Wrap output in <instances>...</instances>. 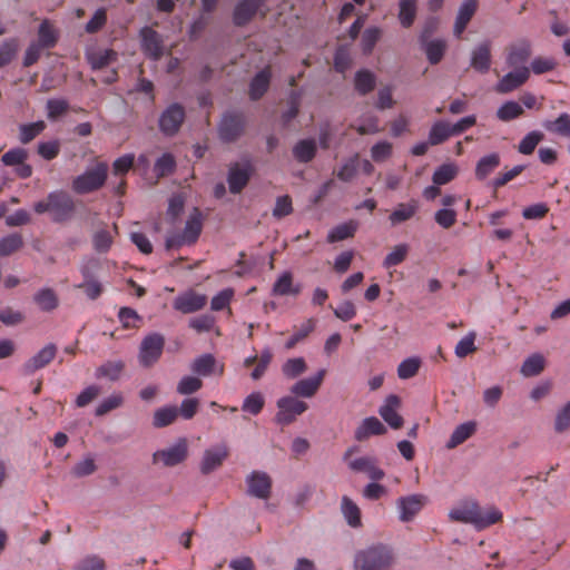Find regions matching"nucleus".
<instances>
[{
  "instance_id": "f8f14e48",
  "label": "nucleus",
  "mask_w": 570,
  "mask_h": 570,
  "mask_svg": "<svg viewBox=\"0 0 570 570\" xmlns=\"http://www.w3.org/2000/svg\"><path fill=\"white\" fill-rule=\"evenodd\" d=\"M247 494L266 500L272 493V479L263 471H253L246 476Z\"/></svg>"
},
{
  "instance_id": "052dcab7",
  "label": "nucleus",
  "mask_w": 570,
  "mask_h": 570,
  "mask_svg": "<svg viewBox=\"0 0 570 570\" xmlns=\"http://www.w3.org/2000/svg\"><path fill=\"white\" fill-rule=\"evenodd\" d=\"M202 386L203 382L200 379L195 376H184L177 385V392L181 395H189L200 390Z\"/></svg>"
},
{
  "instance_id": "603ef678",
  "label": "nucleus",
  "mask_w": 570,
  "mask_h": 570,
  "mask_svg": "<svg viewBox=\"0 0 570 570\" xmlns=\"http://www.w3.org/2000/svg\"><path fill=\"white\" fill-rule=\"evenodd\" d=\"M116 56L114 50H99L89 56V62L92 69H101L111 63Z\"/></svg>"
},
{
  "instance_id": "a878e982",
  "label": "nucleus",
  "mask_w": 570,
  "mask_h": 570,
  "mask_svg": "<svg viewBox=\"0 0 570 570\" xmlns=\"http://www.w3.org/2000/svg\"><path fill=\"white\" fill-rule=\"evenodd\" d=\"M262 0H242L234 10L236 26H245L257 12Z\"/></svg>"
},
{
  "instance_id": "0eeeda50",
  "label": "nucleus",
  "mask_w": 570,
  "mask_h": 570,
  "mask_svg": "<svg viewBox=\"0 0 570 570\" xmlns=\"http://www.w3.org/2000/svg\"><path fill=\"white\" fill-rule=\"evenodd\" d=\"M307 409L308 405L304 401H301L293 395L281 397L277 401L278 411L275 415V421L281 425H288Z\"/></svg>"
},
{
  "instance_id": "58836bf2",
  "label": "nucleus",
  "mask_w": 570,
  "mask_h": 570,
  "mask_svg": "<svg viewBox=\"0 0 570 570\" xmlns=\"http://www.w3.org/2000/svg\"><path fill=\"white\" fill-rule=\"evenodd\" d=\"M342 512L348 525L352 528L361 527V511L348 497L342 499Z\"/></svg>"
},
{
  "instance_id": "1a4fd4ad",
  "label": "nucleus",
  "mask_w": 570,
  "mask_h": 570,
  "mask_svg": "<svg viewBox=\"0 0 570 570\" xmlns=\"http://www.w3.org/2000/svg\"><path fill=\"white\" fill-rule=\"evenodd\" d=\"M254 171L249 159L229 165L227 181L232 194H239L248 184Z\"/></svg>"
},
{
  "instance_id": "ddd939ff",
  "label": "nucleus",
  "mask_w": 570,
  "mask_h": 570,
  "mask_svg": "<svg viewBox=\"0 0 570 570\" xmlns=\"http://www.w3.org/2000/svg\"><path fill=\"white\" fill-rule=\"evenodd\" d=\"M206 303V295L189 289L174 298L173 308L183 314H191L203 309Z\"/></svg>"
},
{
  "instance_id": "9b49d317",
  "label": "nucleus",
  "mask_w": 570,
  "mask_h": 570,
  "mask_svg": "<svg viewBox=\"0 0 570 570\" xmlns=\"http://www.w3.org/2000/svg\"><path fill=\"white\" fill-rule=\"evenodd\" d=\"M228 455L229 449L226 443H219L213 448L206 449L199 464L200 473L204 475L210 474L222 466Z\"/></svg>"
},
{
  "instance_id": "bb28decb",
  "label": "nucleus",
  "mask_w": 570,
  "mask_h": 570,
  "mask_svg": "<svg viewBox=\"0 0 570 570\" xmlns=\"http://www.w3.org/2000/svg\"><path fill=\"white\" fill-rule=\"evenodd\" d=\"M317 151L315 139H301L293 147V156L298 163L307 164L312 161Z\"/></svg>"
},
{
  "instance_id": "412c9836",
  "label": "nucleus",
  "mask_w": 570,
  "mask_h": 570,
  "mask_svg": "<svg viewBox=\"0 0 570 570\" xmlns=\"http://www.w3.org/2000/svg\"><path fill=\"white\" fill-rule=\"evenodd\" d=\"M463 130V118L459 119L454 125L445 121L434 124L430 130L429 139L432 146L445 141L450 136L459 134Z\"/></svg>"
},
{
  "instance_id": "a211bd4d",
  "label": "nucleus",
  "mask_w": 570,
  "mask_h": 570,
  "mask_svg": "<svg viewBox=\"0 0 570 570\" xmlns=\"http://www.w3.org/2000/svg\"><path fill=\"white\" fill-rule=\"evenodd\" d=\"M325 373L326 371L322 368L316 373V375L297 381L292 385L291 393L295 397L299 396L309 399L314 396L323 383Z\"/></svg>"
},
{
  "instance_id": "774afa93",
  "label": "nucleus",
  "mask_w": 570,
  "mask_h": 570,
  "mask_svg": "<svg viewBox=\"0 0 570 570\" xmlns=\"http://www.w3.org/2000/svg\"><path fill=\"white\" fill-rule=\"evenodd\" d=\"M570 428V401L561 407L554 420V430L558 433H562Z\"/></svg>"
},
{
  "instance_id": "8fccbe9b",
  "label": "nucleus",
  "mask_w": 570,
  "mask_h": 570,
  "mask_svg": "<svg viewBox=\"0 0 570 570\" xmlns=\"http://www.w3.org/2000/svg\"><path fill=\"white\" fill-rule=\"evenodd\" d=\"M176 168V160L171 154H164L157 159L154 166V171L158 177L170 175Z\"/></svg>"
},
{
  "instance_id": "680f3d73",
  "label": "nucleus",
  "mask_w": 570,
  "mask_h": 570,
  "mask_svg": "<svg viewBox=\"0 0 570 570\" xmlns=\"http://www.w3.org/2000/svg\"><path fill=\"white\" fill-rule=\"evenodd\" d=\"M381 38V29L376 27L367 28L362 35V50L364 53H371L374 46Z\"/></svg>"
},
{
  "instance_id": "aec40b11",
  "label": "nucleus",
  "mask_w": 570,
  "mask_h": 570,
  "mask_svg": "<svg viewBox=\"0 0 570 570\" xmlns=\"http://www.w3.org/2000/svg\"><path fill=\"white\" fill-rule=\"evenodd\" d=\"M401 400L397 395L391 394L386 397L384 404L379 409L382 419L392 428L400 429L403 425V419L397 413Z\"/></svg>"
},
{
  "instance_id": "bf43d9fd",
  "label": "nucleus",
  "mask_w": 570,
  "mask_h": 570,
  "mask_svg": "<svg viewBox=\"0 0 570 570\" xmlns=\"http://www.w3.org/2000/svg\"><path fill=\"white\" fill-rule=\"evenodd\" d=\"M96 470L95 459L88 455L72 466L71 473L77 478H82L92 474Z\"/></svg>"
},
{
  "instance_id": "864d4df0",
  "label": "nucleus",
  "mask_w": 570,
  "mask_h": 570,
  "mask_svg": "<svg viewBox=\"0 0 570 570\" xmlns=\"http://www.w3.org/2000/svg\"><path fill=\"white\" fill-rule=\"evenodd\" d=\"M409 253V246L406 244L396 245L391 253L386 255L383 261V266L390 268L401 264Z\"/></svg>"
},
{
  "instance_id": "9d476101",
  "label": "nucleus",
  "mask_w": 570,
  "mask_h": 570,
  "mask_svg": "<svg viewBox=\"0 0 570 570\" xmlns=\"http://www.w3.org/2000/svg\"><path fill=\"white\" fill-rule=\"evenodd\" d=\"M185 109L181 105L177 102L169 105L159 117V130L165 136L176 135L185 120Z\"/></svg>"
},
{
  "instance_id": "20e7f679",
  "label": "nucleus",
  "mask_w": 570,
  "mask_h": 570,
  "mask_svg": "<svg viewBox=\"0 0 570 570\" xmlns=\"http://www.w3.org/2000/svg\"><path fill=\"white\" fill-rule=\"evenodd\" d=\"M502 520V512L491 505L481 507L476 502H465V523L475 530H484Z\"/></svg>"
},
{
  "instance_id": "e2e57ef3",
  "label": "nucleus",
  "mask_w": 570,
  "mask_h": 570,
  "mask_svg": "<svg viewBox=\"0 0 570 570\" xmlns=\"http://www.w3.org/2000/svg\"><path fill=\"white\" fill-rule=\"evenodd\" d=\"M264 403V397L261 393H252L244 400L242 410L257 415L263 410Z\"/></svg>"
},
{
  "instance_id": "f3484780",
  "label": "nucleus",
  "mask_w": 570,
  "mask_h": 570,
  "mask_svg": "<svg viewBox=\"0 0 570 570\" xmlns=\"http://www.w3.org/2000/svg\"><path fill=\"white\" fill-rule=\"evenodd\" d=\"M513 69L514 70L508 72L498 81V83L495 85L497 92L508 94L518 89L519 87L527 82V80L530 77L529 67Z\"/></svg>"
},
{
  "instance_id": "423d86ee",
  "label": "nucleus",
  "mask_w": 570,
  "mask_h": 570,
  "mask_svg": "<svg viewBox=\"0 0 570 570\" xmlns=\"http://www.w3.org/2000/svg\"><path fill=\"white\" fill-rule=\"evenodd\" d=\"M245 124L246 121L243 112H226L218 125V135L220 140L224 142L236 141L244 134Z\"/></svg>"
},
{
  "instance_id": "79ce46f5",
  "label": "nucleus",
  "mask_w": 570,
  "mask_h": 570,
  "mask_svg": "<svg viewBox=\"0 0 570 570\" xmlns=\"http://www.w3.org/2000/svg\"><path fill=\"white\" fill-rule=\"evenodd\" d=\"M544 368V358L540 354L529 356L521 366V373L527 376L539 375Z\"/></svg>"
},
{
  "instance_id": "37998d69",
  "label": "nucleus",
  "mask_w": 570,
  "mask_h": 570,
  "mask_svg": "<svg viewBox=\"0 0 570 570\" xmlns=\"http://www.w3.org/2000/svg\"><path fill=\"white\" fill-rule=\"evenodd\" d=\"M424 51L430 63L435 65L441 61L445 51V42L443 40L422 41Z\"/></svg>"
},
{
  "instance_id": "4c0bfd02",
  "label": "nucleus",
  "mask_w": 570,
  "mask_h": 570,
  "mask_svg": "<svg viewBox=\"0 0 570 570\" xmlns=\"http://www.w3.org/2000/svg\"><path fill=\"white\" fill-rule=\"evenodd\" d=\"M178 416L177 406H164L155 411L153 425L157 429L171 424Z\"/></svg>"
},
{
  "instance_id": "b1692460",
  "label": "nucleus",
  "mask_w": 570,
  "mask_h": 570,
  "mask_svg": "<svg viewBox=\"0 0 570 570\" xmlns=\"http://www.w3.org/2000/svg\"><path fill=\"white\" fill-rule=\"evenodd\" d=\"M386 433L385 425L375 416L364 419L355 430L354 438L357 441L367 440L372 435H382Z\"/></svg>"
},
{
  "instance_id": "c756f323",
  "label": "nucleus",
  "mask_w": 570,
  "mask_h": 570,
  "mask_svg": "<svg viewBox=\"0 0 570 570\" xmlns=\"http://www.w3.org/2000/svg\"><path fill=\"white\" fill-rule=\"evenodd\" d=\"M375 85L376 77L372 71L362 69L356 72L354 78V86L355 90L360 95L365 96L370 94L375 88Z\"/></svg>"
},
{
  "instance_id": "5701e85b",
  "label": "nucleus",
  "mask_w": 570,
  "mask_h": 570,
  "mask_svg": "<svg viewBox=\"0 0 570 570\" xmlns=\"http://www.w3.org/2000/svg\"><path fill=\"white\" fill-rule=\"evenodd\" d=\"M532 50L531 45L527 40H521L509 47L507 56V65L511 68L527 67L525 62L531 57Z\"/></svg>"
},
{
  "instance_id": "338daca9",
  "label": "nucleus",
  "mask_w": 570,
  "mask_h": 570,
  "mask_svg": "<svg viewBox=\"0 0 570 570\" xmlns=\"http://www.w3.org/2000/svg\"><path fill=\"white\" fill-rule=\"evenodd\" d=\"M122 401L124 399L120 394L110 395L96 407V415L102 416L107 414L108 412L119 407L122 404Z\"/></svg>"
},
{
  "instance_id": "7ed1b4c3",
  "label": "nucleus",
  "mask_w": 570,
  "mask_h": 570,
  "mask_svg": "<svg viewBox=\"0 0 570 570\" xmlns=\"http://www.w3.org/2000/svg\"><path fill=\"white\" fill-rule=\"evenodd\" d=\"M107 177L108 165L97 163L72 180V189L80 195L96 191L105 185Z\"/></svg>"
},
{
  "instance_id": "69168bd1",
  "label": "nucleus",
  "mask_w": 570,
  "mask_h": 570,
  "mask_svg": "<svg viewBox=\"0 0 570 570\" xmlns=\"http://www.w3.org/2000/svg\"><path fill=\"white\" fill-rule=\"evenodd\" d=\"M293 212L292 199L288 195L279 196L276 198L273 216L275 218H283Z\"/></svg>"
},
{
  "instance_id": "0e129e2a",
  "label": "nucleus",
  "mask_w": 570,
  "mask_h": 570,
  "mask_svg": "<svg viewBox=\"0 0 570 570\" xmlns=\"http://www.w3.org/2000/svg\"><path fill=\"white\" fill-rule=\"evenodd\" d=\"M46 107L48 118L55 120L67 112L69 104L65 99H49Z\"/></svg>"
},
{
  "instance_id": "49530a36",
  "label": "nucleus",
  "mask_w": 570,
  "mask_h": 570,
  "mask_svg": "<svg viewBox=\"0 0 570 570\" xmlns=\"http://www.w3.org/2000/svg\"><path fill=\"white\" fill-rule=\"evenodd\" d=\"M46 128V124L42 120L21 125L19 128V139L22 144H28L33 140L40 132Z\"/></svg>"
},
{
  "instance_id": "4468645a",
  "label": "nucleus",
  "mask_w": 570,
  "mask_h": 570,
  "mask_svg": "<svg viewBox=\"0 0 570 570\" xmlns=\"http://www.w3.org/2000/svg\"><path fill=\"white\" fill-rule=\"evenodd\" d=\"M141 49L150 59L158 60L164 55V41L160 33L150 27L140 30Z\"/></svg>"
},
{
  "instance_id": "e433bc0d",
  "label": "nucleus",
  "mask_w": 570,
  "mask_h": 570,
  "mask_svg": "<svg viewBox=\"0 0 570 570\" xmlns=\"http://www.w3.org/2000/svg\"><path fill=\"white\" fill-rule=\"evenodd\" d=\"M190 368L197 375L208 376L215 372L216 360L212 354H203L194 360Z\"/></svg>"
},
{
  "instance_id": "c9c22d12",
  "label": "nucleus",
  "mask_w": 570,
  "mask_h": 570,
  "mask_svg": "<svg viewBox=\"0 0 570 570\" xmlns=\"http://www.w3.org/2000/svg\"><path fill=\"white\" fill-rule=\"evenodd\" d=\"M543 127L550 132L562 137H570V115L562 112L556 120L544 121Z\"/></svg>"
},
{
  "instance_id": "2f4dec72",
  "label": "nucleus",
  "mask_w": 570,
  "mask_h": 570,
  "mask_svg": "<svg viewBox=\"0 0 570 570\" xmlns=\"http://www.w3.org/2000/svg\"><path fill=\"white\" fill-rule=\"evenodd\" d=\"M33 301L43 312L53 311L57 308L59 303L57 294L51 288H42L38 291L33 296Z\"/></svg>"
},
{
  "instance_id": "6ab92c4d",
  "label": "nucleus",
  "mask_w": 570,
  "mask_h": 570,
  "mask_svg": "<svg viewBox=\"0 0 570 570\" xmlns=\"http://www.w3.org/2000/svg\"><path fill=\"white\" fill-rule=\"evenodd\" d=\"M470 66L480 73H487L491 68V41L484 40L475 46L470 55Z\"/></svg>"
},
{
  "instance_id": "de8ad7c7",
  "label": "nucleus",
  "mask_w": 570,
  "mask_h": 570,
  "mask_svg": "<svg viewBox=\"0 0 570 570\" xmlns=\"http://www.w3.org/2000/svg\"><path fill=\"white\" fill-rule=\"evenodd\" d=\"M355 230H356V224L353 222L341 224V225L334 227L330 232V234L327 236V242L335 243V242L344 240L348 237H352L354 235Z\"/></svg>"
},
{
  "instance_id": "c03bdc74",
  "label": "nucleus",
  "mask_w": 570,
  "mask_h": 570,
  "mask_svg": "<svg viewBox=\"0 0 570 570\" xmlns=\"http://www.w3.org/2000/svg\"><path fill=\"white\" fill-rule=\"evenodd\" d=\"M416 14V0H401L399 19L404 28H409L414 22Z\"/></svg>"
},
{
  "instance_id": "c85d7f7f",
  "label": "nucleus",
  "mask_w": 570,
  "mask_h": 570,
  "mask_svg": "<svg viewBox=\"0 0 570 570\" xmlns=\"http://www.w3.org/2000/svg\"><path fill=\"white\" fill-rule=\"evenodd\" d=\"M271 80V72L268 69L259 71L250 82L249 96L252 100H258L267 91Z\"/></svg>"
},
{
  "instance_id": "a18cd8bd",
  "label": "nucleus",
  "mask_w": 570,
  "mask_h": 570,
  "mask_svg": "<svg viewBox=\"0 0 570 570\" xmlns=\"http://www.w3.org/2000/svg\"><path fill=\"white\" fill-rule=\"evenodd\" d=\"M306 370L307 365L303 357L289 358L282 366V372L287 379H296Z\"/></svg>"
},
{
  "instance_id": "39448f33",
  "label": "nucleus",
  "mask_w": 570,
  "mask_h": 570,
  "mask_svg": "<svg viewBox=\"0 0 570 570\" xmlns=\"http://www.w3.org/2000/svg\"><path fill=\"white\" fill-rule=\"evenodd\" d=\"M187 456L188 442L183 438L171 446L156 451L153 454V464H161L165 468H171L183 463Z\"/></svg>"
},
{
  "instance_id": "4d7b16f0",
  "label": "nucleus",
  "mask_w": 570,
  "mask_h": 570,
  "mask_svg": "<svg viewBox=\"0 0 570 570\" xmlns=\"http://www.w3.org/2000/svg\"><path fill=\"white\" fill-rule=\"evenodd\" d=\"M315 327L314 320L309 318L305 321L301 327L291 336V338L286 342L285 347L287 350L293 348L298 342L304 340L309 333L313 332Z\"/></svg>"
},
{
  "instance_id": "f257e3e1",
  "label": "nucleus",
  "mask_w": 570,
  "mask_h": 570,
  "mask_svg": "<svg viewBox=\"0 0 570 570\" xmlns=\"http://www.w3.org/2000/svg\"><path fill=\"white\" fill-rule=\"evenodd\" d=\"M37 214L48 213L53 223H67L76 213V203L70 194L65 190H55L48 194L45 200L33 205Z\"/></svg>"
},
{
  "instance_id": "13d9d810",
  "label": "nucleus",
  "mask_w": 570,
  "mask_h": 570,
  "mask_svg": "<svg viewBox=\"0 0 570 570\" xmlns=\"http://www.w3.org/2000/svg\"><path fill=\"white\" fill-rule=\"evenodd\" d=\"M92 245L98 253L108 252L112 245L110 233L105 228L97 230L92 236Z\"/></svg>"
},
{
  "instance_id": "6e6d98bb",
  "label": "nucleus",
  "mask_w": 570,
  "mask_h": 570,
  "mask_svg": "<svg viewBox=\"0 0 570 570\" xmlns=\"http://www.w3.org/2000/svg\"><path fill=\"white\" fill-rule=\"evenodd\" d=\"M557 61L551 57H535L530 65V71L542 75L554 70Z\"/></svg>"
},
{
  "instance_id": "09e8293b",
  "label": "nucleus",
  "mask_w": 570,
  "mask_h": 570,
  "mask_svg": "<svg viewBox=\"0 0 570 570\" xmlns=\"http://www.w3.org/2000/svg\"><path fill=\"white\" fill-rule=\"evenodd\" d=\"M458 168L451 164L440 166L433 174L432 181L435 185L442 186L450 183L456 175Z\"/></svg>"
},
{
  "instance_id": "ea45409f",
  "label": "nucleus",
  "mask_w": 570,
  "mask_h": 570,
  "mask_svg": "<svg viewBox=\"0 0 570 570\" xmlns=\"http://www.w3.org/2000/svg\"><path fill=\"white\" fill-rule=\"evenodd\" d=\"M417 210L416 202H411L407 204H399L397 207L390 215V220L392 225H397L405 220H409L414 216Z\"/></svg>"
},
{
  "instance_id": "2eb2a0df",
  "label": "nucleus",
  "mask_w": 570,
  "mask_h": 570,
  "mask_svg": "<svg viewBox=\"0 0 570 570\" xmlns=\"http://www.w3.org/2000/svg\"><path fill=\"white\" fill-rule=\"evenodd\" d=\"M428 503V498L423 494H411L402 497L397 500L400 520L409 522L423 509Z\"/></svg>"
},
{
  "instance_id": "72a5a7b5",
  "label": "nucleus",
  "mask_w": 570,
  "mask_h": 570,
  "mask_svg": "<svg viewBox=\"0 0 570 570\" xmlns=\"http://www.w3.org/2000/svg\"><path fill=\"white\" fill-rule=\"evenodd\" d=\"M524 112L521 104L514 100H509L502 104L497 110V117L501 121L508 122L522 116Z\"/></svg>"
},
{
  "instance_id": "dca6fc26",
  "label": "nucleus",
  "mask_w": 570,
  "mask_h": 570,
  "mask_svg": "<svg viewBox=\"0 0 570 570\" xmlns=\"http://www.w3.org/2000/svg\"><path fill=\"white\" fill-rule=\"evenodd\" d=\"M57 345L49 343L43 346L37 354L30 357L22 366L24 375H31L38 370L46 367L57 355Z\"/></svg>"
},
{
  "instance_id": "7c9ffc66",
  "label": "nucleus",
  "mask_w": 570,
  "mask_h": 570,
  "mask_svg": "<svg viewBox=\"0 0 570 570\" xmlns=\"http://www.w3.org/2000/svg\"><path fill=\"white\" fill-rule=\"evenodd\" d=\"M58 41V31L49 20H43L38 29V40L36 41L46 49L53 48Z\"/></svg>"
},
{
  "instance_id": "cd10ccee",
  "label": "nucleus",
  "mask_w": 570,
  "mask_h": 570,
  "mask_svg": "<svg viewBox=\"0 0 570 570\" xmlns=\"http://www.w3.org/2000/svg\"><path fill=\"white\" fill-rule=\"evenodd\" d=\"M202 213L198 208H194L193 213L189 215L183 235L185 239L187 240V244L195 243L200 233H202Z\"/></svg>"
},
{
  "instance_id": "473e14b6",
  "label": "nucleus",
  "mask_w": 570,
  "mask_h": 570,
  "mask_svg": "<svg viewBox=\"0 0 570 570\" xmlns=\"http://www.w3.org/2000/svg\"><path fill=\"white\" fill-rule=\"evenodd\" d=\"M500 165V156L497 153L483 156L476 164L475 176L482 180L487 178Z\"/></svg>"
},
{
  "instance_id": "a19ab883",
  "label": "nucleus",
  "mask_w": 570,
  "mask_h": 570,
  "mask_svg": "<svg viewBox=\"0 0 570 570\" xmlns=\"http://www.w3.org/2000/svg\"><path fill=\"white\" fill-rule=\"evenodd\" d=\"M543 138V132L539 130L530 131L519 142L518 151L522 155H531Z\"/></svg>"
},
{
  "instance_id": "3c124183",
  "label": "nucleus",
  "mask_w": 570,
  "mask_h": 570,
  "mask_svg": "<svg viewBox=\"0 0 570 570\" xmlns=\"http://www.w3.org/2000/svg\"><path fill=\"white\" fill-rule=\"evenodd\" d=\"M23 244L19 234H10L0 239V256H9L21 248Z\"/></svg>"
},
{
  "instance_id": "393cba45",
  "label": "nucleus",
  "mask_w": 570,
  "mask_h": 570,
  "mask_svg": "<svg viewBox=\"0 0 570 570\" xmlns=\"http://www.w3.org/2000/svg\"><path fill=\"white\" fill-rule=\"evenodd\" d=\"M301 291L302 286L293 283V275L291 272L282 273L272 288V293L275 296H297Z\"/></svg>"
},
{
  "instance_id": "6e6552de",
  "label": "nucleus",
  "mask_w": 570,
  "mask_h": 570,
  "mask_svg": "<svg viewBox=\"0 0 570 570\" xmlns=\"http://www.w3.org/2000/svg\"><path fill=\"white\" fill-rule=\"evenodd\" d=\"M165 338L158 333L147 335L139 347V363L144 367L154 365L163 354Z\"/></svg>"
},
{
  "instance_id": "f704fd0d",
  "label": "nucleus",
  "mask_w": 570,
  "mask_h": 570,
  "mask_svg": "<svg viewBox=\"0 0 570 570\" xmlns=\"http://www.w3.org/2000/svg\"><path fill=\"white\" fill-rule=\"evenodd\" d=\"M124 368L125 363L122 361H108L96 370V377H106L110 381H117L120 377Z\"/></svg>"
},
{
  "instance_id": "f03ea898",
  "label": "nucleus",
  "mask_w": 570,
  "mask_h": 570,
  "mask_svg": "<svg viewBox=\"0 0 570 570\" xmlns=\"http://www.w3.org/2000/svg\"><path fill=\"white\" fill-rule=\"evenodd\" d=\"M394 563V553L391 547L376 543L355 553L354 570H389Z\"/></svg>"
},
{
  "instance_id": "4be33fe9",
  "label": "nucleus",
  "mask_w": 570,
  "mask_h": 570,
  "mask_svg": "<svg viewBox=\"0 0 570 570\" xmlns=\"http://www.w3.org/2000/svg\"><path fill=\"white\" fill-rule=\"evenodd\" d=\"M348 468L354 472H362L374 481L382 480L385 475L384 471L376 464V459L372 456H361L348 461Z\"/></svg>"
},
{
  "instance_id": "5fc2aeb1",
  "label": "nucleus",
  "mask_w": 570,
  "mask_h": 570,
  "mask_svg": "<svg viewBox=\"0 0 570 570\" xmlns=\"http://www.w3.org/2000/svg\"><path fill=\"white\" fill-rule=\"evenodd\" d=\"M421 365L417 357H410L402 361L397 367V375L402 380H407L416 375Z\"/></svg>"
}]
</instances>
